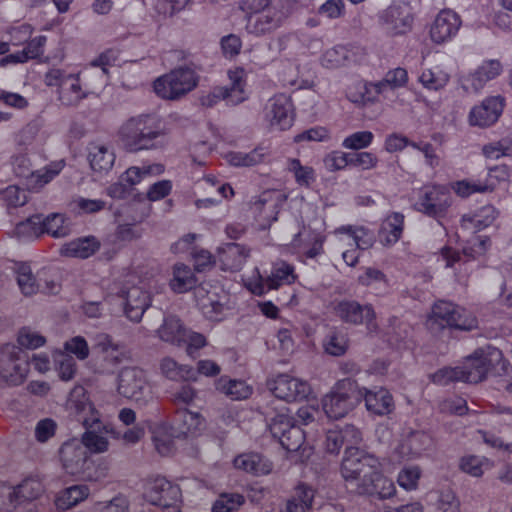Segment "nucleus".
<instances>
[{"label": "nucleus", "instance_id": "f257e3e1", "mask_svg": "<svg viewBox=\"0 0 512 512\" xmlns=\"http://www.w3.org/2000/svg\"><path fill=\"white\" fill-rule=\"evenodd\" d=\"M68 403L77 420L86 428L81 440L86 450L93 453L106 452L109 448V437H116L114 428L100 420L99 413L85 395L78 400L72 396Z\"/></svg>", "mask_w": 512, "mask_h": 512}, {"label": "nucleus", "instance_id": "f03ea898", "mask_svg": "<svg viewBox=\"0 0 512 512\" xmlns=\"http://www.w3.org/2000/svg\"><path fill=\"white\" fill-rule=\"evenodd\" d=\"M81 75L82 73H69L61 68H51L46 72L44 82L49 87L58 88V100L62 105L77 106L100 88L85 72L82 84Z\"/></svg>", "mask_w": 512, "mask_h": 512}, {"label": "nucleus", "instance_id": "7ed1b4c3", "mask_svg": "<svg viewBox=\"0 0 512 512\" xmlns=\"http://www.w3.org/2000/svg\"><path fill=\"white\" fill-rule=\"evenodd\" d=\"M119 138L129 152L149 150L163 134L160 119L152 114H141L126 120L119 129Z\"/></svg>", "mask_w": 512, "mask_h": 512}, {"label": "nucleus", "instance_id": "20e7f679", "mask_svg": "<svg viewBox=\"0 0 512 512\" xmlns=\"http://www.w3.org/2000/svg\"><path fill=\"white\" fill-rule=\"evenodd\" d=\"M149 284L132 272L123 275V278L114 283L112 292L123 299L124 312L131 321L139 322L151 304Z\"/></svg>", "mask_w": 512, "mask_h": 512}, {"label": "nucleus", "instance_id": "39448f33", "mask_svg": "<svg viewBox=\"0 0 512 512\" xmlns=\"http://www.w3.org/2000/svg\"><path fill=\"white\" fill-rule=\"evenodd\" d=\"M453 201L449 186L429 183L418 189L413 208L441 224L442 220L448 216Z\"/></svg>", "mask_w": 512, "mask_h": 512}, {"label": "nucleus", "instance_id": "423d86ee", "mask_svg": "<svg viewBox=\"0 0 512 512\" xmlns=\"http://www.w3.org/2000/svg\"><path fill=\"white\" fill-rule=\"evenodd\" d=\"M379 467L380 462L374 455L357 447L348 446L341 463V475L347 485L357 493L359 485L373 477Z\"/></svg>", "mask_w": 512, "mask_h": 512}, {"label": "nucleus", "instance_id": "0eeeda50", "mask_svg": "<svg viewBox=\"0 0 512 512\" xmlns=\"http://www.w3.org/2000/svg\"><path fill=\"white\" fill-rule=\"evenodd\" d=\"M360 402L359 386L356 381L346 378L339 380L331 392L322 399L323 410L331 419L346 416Z\"/></svg>", "mask_w": 512, "mask_h": 512}, {"label": "nucleus", "instance_id": "6e6552de", "mask_svg": "<svg viewBox=\"0 0 512 512\" xmlns=\"http://www.w3.org/2000/svg\"><path fill=\"white\" fill-rule=\"evenodd\" d=\"M198 84V75L187 66L177 67L158 77L153 88L155 93L167 100H176L192 91Z\"/></svg>", "mask_w": 512, "mask_h": 512}, {"label": "nucleus", "instance_id": "1a4fd4ad", "mask_svg": "<svg viewBox=\"0 0 512 512\" xmlns=\"http://www.w3.org/2000/svg\"><path fill=\"white\" fill-rule=\"evenodd\" d=\"M502 351L487 345L477 349L458 366L462 382L478 383L484 380L488 372L502 363Z\"/></svg>", "mask_w": 512, "mask_h": 512}, {"label": "nucleus", "instance_id": "9d476101", "mask_svg": "<svg viewBox=\"0 0 512 512\" xmlns=\"http://www.w3.org/2000/svg\"><path fill=\"white\" fill-rule=\"evenodd\" d=\"M297 279L294 266L279 260L272 264L271 272L267 276H262L258 269H255L253 275L246 281V287L254 295H264L270 290H276L284 285H290Z\"/></svg>", "mask_w": 512, "mask_h": 512}, {"label": "nucleus", "instance_id": "9b49d317", "mask_svg": "<svg viewBox=\"0 0 512 512\" xmlns=\"http://www.w3.org/2000/svg\"><path fill=\"white\" fill-rule=\"evenodd\" d=\"M117 392L140 404H146L153 398L152 385L147 373L139 367L121 369L117 378Z\"/></svg>", "mask_w": 512, "mask_h": 512}, {"label": "nucleus", "instance_id": "f8f14e48", "mask_svg": "<svg viewBox=\"0 0 512 512\" xmlns=\"http://www.w3.org/2000/svg\"><path fill=\"white\" fill-rule=\"evenodd\" d=\"M334 315L343 323L350 325H365L369 332H376L378 325L376 313L371 304H360L356 300L342 299L332 302Z\"/></svg>", "mask_w": 512, "mask_h": 512}, {"label": "nucleus", "instance_id": "ddd939ff", "mask_svg": "<svg viewBox=\"0 0 512 512\" xmlns=\"http://www.w3.org/2000/svg\"><path fill=\"white\" fill-rule=\"evenodd\" d=\"M429 321L442 328L448 326L460 330H472L478 324L472 313L447 301H439L433 306Z\"/></svg>", "mask_w": 512, "mask_h": 512}, {"label": "nucleus", "instance_id": "4468645a", "mask_svg": "<svg viewBox=\"0 0 512 512\" xmlns=\"http://www.w3.org/2000/svg\"><path fill=\"white\" fill-rule=\"evenodd\" d=\"M381 28L390 36L407 34L413 27L414 17L408 3L396 2L378 14Z\"/></svg>", "mask_w": 512, "mask_h": 512}, {"label": "nucleus", "instance_id": "2eb2a0df", "mask_svg": "<svg viewBox=\"0 0 512 512\" xmlns=\"http://www.w3.org/2000/svg\"><path fill=\"white\" fill-rule=\"evenodd\" d=\"M503 73L499 59H484L475 68L463 73L459 83L467 93H480L485 86Z\"/></svg>", "mask_w": 512, "mask_h": 512}, {"label": "nucleus", "instance_id": "dca6fc26", "mask_svg": "<svg viewBox=\"0 0 512 512\" xmlns=\"http://www.w3.org/2000/svg\"><path fill=\"white\" fill-rule=\"evenodd\" d=\"M143 497L152 505L161 508H175L181 499V490L178 485L165 477L156 476L145 480Z\"/></svg>", "mask_w": 512, "mask_h": 512}, {"label": "nucleus", "instance_id": "f3484780", "mask_svg": "<svg viewBox=\"0 0 512 512\" xmlns=\"http://www.w3.org/2000/svg\"><path fill=\"white\" fill-rule=\"evenodd\" d=\"M28 364L20 358V349L14 344H5L0 348V379L6 385H21L27 378Z\"/></svg>", "mask_w": 512, "mask_h": 512}, {"label": "nucleus", "instance_id": "a211bd4d", "mask_svg": "<svg viewBox=\"0 0 512 512\" xmlns=\"http://www.w3.org/2000/svg\"><path fill=\"white\" fill-rule=\"evenodd\" d=\"M197 306L211 321H221L227 310L228 295L219 287L201 285L194 291Z\"/></svg>", "mask_w": 512, "mask_h": 512}, {"label": "nucleus", "instance_id": "6ab92c4d", "mask_svg": "<svg viewBox=\"0 0 512 512\" xmlns=\"http://www.w3.org/2000/svg\"><path fill=\"white\" fill-rule=\"evenodd\" d=\"M264 119L271 131H284L294 122L293 104L289 97L278 94L266 104Z\"/></svg>", "mask_w": 512, "mask_h": 512}, {"label": "nucleus", "instance_id": "aec40b11", "mask_svg": "<svg viewBox=\"0 0 512 512\" xmlns=\"http://www.w3.org/2000/svg\"><path fill=\"white\" fill-rule=\"evenodd\" d=\"M432 446L433 440L429 434L410 430L402 434L393 453L398 461H409L421 458Z\"/></svg>", "mask_w": 512, "mask_h": 512}, {"label": "nucleus", "instance_id": "412c9836", "mask_svg": "<svg viewBox=\"0 0 512 512\" xmlns=\"http://www.w3.org/2000/svg\"><path fill=\"white\" fill-rule=\"evenodd\" d=\"M268 385L275 397L287 402L306 399L312 391L307 381L289 374L277 375Z\"/></svg>", "mask_w": 512, "mask_h": 512}, {"label": "nucleus", "instance_id": "4be33fe9", "mask_svg": "<svg viewBox=\"0 0 512 512\" xmlns=\"http://www.w3.org/2000/svg\"><path fill=\"white\" fill-rule=\"evenodd\" d=\"M505 106V98L500 95L486 97L479 105L474 106L468 115L471 126L489 127L501 116Z\"/></svg>", "mask_w": 512, "mask_h": 512}, {"label": "nucleus", "instance_id": "5701e85b", "mask_svg": "<svg viewBox=\"0 0 512 512\" xmlns=\"http://www.w3.org/2000/svg\"><path fill=\"white\" fill-rule=\"evenodd\" d=\"M13 271L17 286L21 294L26 297L33 296L39 292L54 293L56 291V284L54 282H46L45 286H43L39 274L35 275L27 263H16Z\"/></svg>", "mask_w": 512, "mask_h": 512}, {"label": "nucleus", "instance_id": "b1692460", "mask_svg": "<svg viewBox=\"0 0 512 512\" xmlns=\"http://www.w3.org/2000/svg\"><path fill=\"white\" fill-rule=\"evenodd\" d=\"M506 177V170L504 167L491 168L484 181L460 180L452 184L453 190L458 196L465 198L475 193L490 192L495 189L500 180Z\"/></svg>", "mask_w": 512, "mask_h": 512}, {"label": "nucleus", "instance_id": "393cba45", "mask_svg": "<svg viewBox=\"0 0 512 512\" xmlns=\"http://www.w3.org/2000/svg\"><path fill=\"white\" fill-rule=\"evenodd\" d=\"M461 27V19L450 9L441 10L430 27V38L436 44L452 40Z\"/></svg>", "mask_w": 512, "mask_h": 512}, {"label": "nucleus", "instance_id": "a878e982", "mask_svg": "<svg viewBox=\"0 0 512 512\" xmlns=\"http://www.w3.org/2000/svg\"><path fill=\"white\" fill-rule=\"evenodd\" d=\"M284 22L281 11L268 9L262 13L250 14L247 17L245 30L248 34L260 37L277 30Z\"/></svg>", "mask_w": 512, "mask_h": 512}, {"label": "nucleus", "instance_id": "bb28decb", "mask_svg": "<svg viewBox=\"0 0 512 512\" xmlns=\"http://www.w3.org/2000/svg\"><path fill=\"white\" fill-rule=\"evenodd\" d=\"M89 454L80 440L65 442L60 449V460L68 474L80 475L87 464Z\"/></svg>", "mask_w": 512, "mask_h": 512}, {"label": "nucleus", "instance_id": "cd10ccee", "mask_svg": "<svg viewBox=\"0 0 512 512\" xmlns=\"http://www.w3.org/2000/svg\"><path fill=\"white\" fill-rule=\"evenodd\" d=\"M249 256L250 250L238 243H226L218 248V257L223 270H241Z\"/></svg>", "mask_w": 512, "mask_h": 512}, {"label": "nucleus", "instance_id": "c85d7f7f", "mask_svg": "<svg viewBox=\"0 0 512 512\" xmlns=\"http://www.w3.org/2000/svg\"><path fill=\"white\" fill-rule=\"evenodd\" d=\"M360 401L364 399L367 410L376 415L389 414L393 408V398L388 390L379 388L377 390H368L367 388H360Z\"/></svg>", "mask_w": 512, "mask_h": 512}, {"label": "nucleus", "instance_id": "c756f323", "mask_svg": "<svg viewBox=\"0 0 512 512\" xmlns=\"http://www.w3.org/2000/svg\"><path fill=\"white\" fill-rule=\"evenodd\" d=\"M94 349L102 354V359L111 367H115L127 358L125 347L113 341L111 336L100 333L95 336Z\"/></svg>", "mask_w": 512, "mask_h": 512}, {"label": "nucleus", "instance_id": "7c9ffc66", "mask_svg": "<svg viewBox=\"0 0 512 512\" xmlns=\"http://www.w3.org/2000/svg\"><path fill=\"white\" fill-rule=\"evenodd\" d=\"M396 488L392 480L385 477L380 467L375 471L373 477L367 482L359 485V495L377 496L379 499H388L395 495Z\"/></svg>", "mask_w": 512, "mask_h": 512}, {"label": "nucleus", "instance_id": "2f4dec72", "mask_svg": "<svg viewBox=\"0 0 512 512\" xmlns=\"http://www.w3.org/2000/svg\"><path fill=\"white\" fill-rule=\"evenodd\" d=\"M236 469L254 476L267 475L272 471V463L261 454L249 452L236 456L233 460Z\"/></svg>", "mask_w": 512, "mask_h": 512}, {"label": "nucleus", "instance_id": "473e14b6", "mask_svg": "<svg viewBox=\"0 0 512 512\" xmlns=\"http://www.w3.org/2000/svg\"><path fill=\"white\" fill-rule=\"evenodd\" d=\"M115 158V152L110 145L91 143L88 147V161L94 172H108L112 169Z\"/></svg>", "mask_w": 512, "mask_h": 512}, {"label": "nucleus", "instance_id": "72a5a7b5", "mask_svg": "<svg viewBox=\"0 0 512 512\" xmlns=\"http://www.w3.org/2000/svg\"><path fill=\"white\" fill-rule=\"evenodd\" d=\"M335 234L343 244L360 250L370 248L375 240L374 234L364 227L342 226L335 230Z\"/></svg>", "mask_w": 512, "mask_h": 512}, {"label": "nucleus", "instance_id": "f704fd0d", "mask_svg": "<svg viewBox=\"0 0 512 512\" xmlns=\"http://www.w3.org/2000/svg\"><path fill=\"white\" fill-rule=\"evenodd\" d=\"M229 86H223L225 101L229 105H238L248 98L246 91V72L243 68L228 71Z\"/></svg>", "mask_w": 512, "mask_h": 512}, {"label": "nucleus", "instance_id": "c9c22d12", "mask_svg": "<svg viewBox=\"0 0 512 512\" xmlns=\"http://www.w3.org/2000/svg\"><path fill=\"white\" fill-rule=\"evenodd\" d=\"M404 229V215L400 212H391L382 221L379 238L387 247L393 246L399 241Z\"/></svg>", "mask_w": 512, "mask_h": 512}, {"label": "nucleus", "instance_id": "e433bc0d", "mask_svg": "<svg viewBox=\"0 0 512 512\" xmlns=\"http://www.w3.org/2000/svg\"><path fill=\"white\" fill-rule=\"evenodd\" d=\"M100 248V242L94 236H87L74 239L65 243L60 254L66 257L86 259L95 254Z\"/></svg>", "mask_w": 512, "mask_h": 512}, {"label": "nucleus", "instance_id": "4c0bfd02", "mask_svg": "<svg viewBox=\"0 0 512 512\" xmlns=\"http://www.w3.org/2000/svg\"><path fill=\"white\" fill-rule=\"evenodd\" d=\"M161 374L171 381H196V372L190 365L180 364L172 357H164L160 360Z\"/></svg>", "mask_w": 512, "mask_h": 512}, {"label": "nucleus", "instance_id": "58836bf2", "mask_svg": "<svg viewBox=\"0 0 512 512\" xmlns=\"http://www.w3.org/2000/svg\"><path fill=\"white\" fill-rule=\"evenodd\" d=\"M304 235V232H298L291 242V247L294 253L313 259L322 253L324 239L320 234H310L303 238Z\"/></svg>", "mask_w": 512, "mask_h": 512}, {"label": "nucleus", "instance_id": "ea45409f", "mask_svg": "<svg viewBox=\"0 0 512 512\" xmlns=\"http://www.w3.org/2000/svg\"><path fill=\"white\" fill-rule=\"evenodd\" d=\"M186 330L187 328L178 317L169 315L164 317L163 323L156 332L162 341L177 347H182Z\"/></svg>", "mask_w": 512, "mask_h": 512}, {"label": "nucleus", "instance_id": "a19ab883", "mask_svg": "<svg viewBox=\"0 0 512 512\" xmlns=\"http://www.w3.org/2000/svg\"><path fill=\"white\" fill-rule=\"evenodd\" d=\"M419 83L429 91H440L450 81V74L442 65L424 68L418 76Z\"/></svg>", "mask_w": 512, "mask_h": 512}, {"label": "nucleus", "instance_id": "79ce46f5", "mask_svg": "<svg viewBox=\"0 0 512 512\" xmlns=\"http://www.w3.org/2000/svg\"><path fill=\"white\" fill-rule=\"evenodd\" d=\"M179 432L185 437H196L205 429V419L198 412L186 408L177 411Z\"/></svg>", "mask_w": 512, "mask_h": 512}, {"label": "nucleus", "instance_id": "37998d69", "mask_svg": "<svg viewBox=\"0 0 512 512\" xmlns=\"http://www.w3.org/2000/svg\"><path fill=\"white\" fill-rule=\"evenodd\" d=\"M43 489V484L38 478L30 477L23 480L18 486L12 488L11 503L13 508L24 501L37 498L43 492Z\"/></svg>", "mask_w": 512, "mask_h": 512}, {"label": "nucleus", "instance_id": "c03bdc74", "mask_svg": "<svg viewBox=\"0 0 512 512\" xmlns=\"http://www.w3.org/2000/svg\"><path fill=\"white\" fill-rule=\"evenodd\" d=\"M197 279L191 268L183 263H176L172 268L170 288L176 293H185L196 285Z\"/></svg>", "mask_w": 512, "mask_h": 512}, {"label": "nucleus", "instance_id": "a18cd8bd", "mask_svg": "<svg viewBox=\"0 0 512 512\" xmlns=\"http://www.w3.org/2000/svg\"><path fill=\"white\" fill-rule=\"evenodd\" d=\"M164 171L165 167L160 163L143 165L142 167L132 166L121 175V180L131 188L134 185L139 184L145 178L149 176H159L163 174Z\"/></svg>", "mask_w": 512, "mask_h": 512}, {"label": "nucleus", "instance_id": "49530a36", "mask_svg": "<svg viewBox=\"0 0 512 512\" xmlns=\"http://www.w3.org/2000/svg\"><path fill=\"white\" fill-rule=\"evenodd\" d=\"M313 499L314 490L306 484H299L283 512H310Z\"/></svg>", "mask_w": 512, "mask_h": 512}, {"label": "nucleus", "instance_id": "de8ad7c7", "mask_svg": "<svg viewBox=\"0 0 512 512\" xmlns=\"http://www.w3.org/2000/svg\"><path fill=\"white\" fill-rule=\"evenodd\" d=\"M64 161H56L42 169L32 171L27 179V186L32 190H39L51 182L64 168Z\"/></svg>", "mask_w": 512, "mask_h": 512}, {"label": "nucleus", "instance_id": "09e8293b", "mask_svg": "<svg viewBox=\"0 0 512 512\" xmlns=\"http://www.w3.org/2000/svg\"><path fill=\"white\" fill-rule=\"evenodd\" d=\"M268 155V148L259 146L250 152H229L225 155L226 161L236 167H250L264 161Z\"/></svg>", "mask_w": 512, "mask_h": 512}, {"label": "nucleus", "instance_id": "8fccbe9b", "mask_svg": "<svg viewBox=\"0 0 512 512\" xmlns=\"http://www.w3.org/2000/svg\"><path fill=\"white\" fill-rule=\"evenodd\" d=\"M89 495L86 485H73L58 494L55 505L59 510H67L85 500Z\"/></svg>", "mask_w": 512, "mask_h": 512}, {"label": "nucleus", "instance_id": "3c124183", "mask_svg": "<svg viewBox=\"0 0 512 512\" xmlns=\"http://www.w3.org/2000/svg\"><path fill=\"white\" fill-rule=\"evenodd\" d=\"M216 389L232 400H242L248 398L252 389L244 381L232 380L227 377H220L216 381Z\"/></svg>", "mask_w": 512, "mask_h": 512}, {"label": "nucleus", "instance_id": "603ef678", "mask_svg": "<svg viewBox=\"0 0 512 512\" xmlns=\"http://www.w3.org/2000/svg\"><path fill=\"white\" fill-rule=\"evenodd\" d=\"M42 234L47 233L54 238H62L70 233L68 220L63 214L51 213L46 217L41 215Z\"/></svg>", "mask_w": 512, "mask_h": 512}, {"label": "nucleus", "instance_id": "864d4df0", "mask_svg": "<svg viewBox=\"0 0 512 512\" xmlns=\"http://www.w3.org/2000/svg\"><path fill=\"white\" fill-rule=\"evenodd\" d=\"M55 369L62 381H70L75 377L77 371L76 361L72 356L66 355L62 349L52 351Z\"/></svg>", "mask_w": 512, "mask_h": 512}, {"label": "nucleus", "instance_id": "5fc2aeb1", "mask_svg": "<svg viewBox=\"0 0 512 512\" xmlns=\"http://www.w3.org/2000/svg\"><path fill=\"white\" fill-rule=\"evenodd\" d=\"M152 440L156 451L162 456L171 455L175 450L174 440L166 424H159L153 429Z\"/></svg>", "mask_w": 512, "mask_h": 512}, {"label": "nucleus", "instance_id": "6e6d98bb", "mask_svg": "<svg viewBox=\"0 0 512 512\" xmlns=\"http://www.w3.org/2000/svg\"><path fill=\"white\" fill-rule=\"evenodd\" d=\"M482 154L489 160H498L501 157H511L512 135L504 137L499 141L485 144L482 147Z\"/></svg>", "mask_w": 512, "mask_h": 512}, {"label": "nucleus", "instance_id": "4d7b16f0", "mask_svg": "<svg viewBox=\"0 0 512 512\" xmlns=\"http://www.w3.org/2000/svg\"><path fill=\"white\" fill-rule=\"evenodd\" d=\"M287 169L293 174L299 186L309 187L316 180L314 169L310 166L302 165L299 159H289Z\"/></svg>", "mask_w": 512, "mask_h": 512}, {"label": "nucleus", "instance_id": "13d9d810", "mask_svg": "<svg viewBox=\"0 0 512 512\" xmlns=\"http://www.w3.org/2000/svg\"><path fill=\"white\" fill-rule=\"evenodd\" d=\"M432 495L435 496L434 505L439 512H460V501L453 490H438Z\"/></svg>", "mask_w": 512, "mask_h": 512}, {"label": "nucleus", "instance_id": "bf43d9fd", "mask_svg": "<svg viewBox=\"0 0 512 512\" xmlns=\"http://www.w3.org/2000/svg\"><path fill=\"white\" fill-rule=\"evenodd\" d=\"M349 52L342 45L334 46L327 49L320 58V63L324 68L337 69L345 64L348 60Z\"/></svg>", "mask_w": 512, "mask_h": 512}, {"label": "nucleus", "instance_id": "052dcab7", "mask_svg": "<svg viewBox=\"0 0 512 512\" xmlns=\"http://www.w3.org/2000/svg\"><path fill=\"white\" fill-rule=\"evenodd\" d=\"M491 467L490 461L481 456L467 455L461 458L460 469L473 477H480Z\"/></svg>", "mask_w": 512, "mask_h": 512}, {"label": "nucleus", "instance_id": "680f3d73", "mask_svg": "<svg viewBox=\"0 0 512 512\" xmlns=\"http://www.w3.org/2000/svg\"><path fill=\"white\" fill-rule=\"evenodd\" d=\"M109 471L110 466L108 462L104 460L90 462L88 460L80 475L84 480L100 482L108 477Z\"/></svg>", "mask_w": 512, "mask_h": 512}, {"label": "nucleus", "instance_id": "e2e57ef3", "mask_svg": "<svg viewBox=\"0 0 512 512\" xmlns=\"http://www.w3.org/2000/svg\"><path fill=\"white\" fill-rule=\"evenodd\" d=\"M280 196V193L266 192L261 196L257 205V209L260 210L261 214H264L263 218L267 219L269 224L277 220L276 215L278 213V199Z\"/></svg>", "mask_w": 512, "mask_h": 512}, {"label": "nucleus", "instance_id": "0e129e2a", "mask_svg": "<svg viewBox=\"0 0 512 512\" xmlns=\"http://www.w3.org/2000/svg\"><path fill=\"white\" fill-rule=\"evenodd\" d=\"M277 439L287 451H298L305 443L306 433L300 426L294 424L283 437H278Z\"/></svg>", "mask_w": 512, "mask_h": 512}, {"label": "nucleus", "instance_id": "69168bd1", "mask_svg": "<svg viewBox=\"0 0 512 512\" xmlns=\"http://www.w3.org/2000/svg\"><path fill=\"white\" fill-rule=\"evenodd\" d=\"M15 235L21 239H32L42 235L41 215H34L16 225Z\"/></svg>", "mask_w": 512, "mask_h": 512}, {"label": "nucleus", "instance_id": "338daca9", "mask_svg": "<svg viewBox=\"0 0 512 512\" xmlns=\"http://www.w3.org/2000/svg\"><path fill=\"white\" fill-rule=\"evenodd\" d=\"M62 351L66 355L75 356L80 361L86 360L90 354L89 345L82 336H74L65 341Z\"/></svg>", "mask_w": 512, "mask_h": 512}, {"label": "nucleus", "instance_id": "774afa93", "mask_svg": "<svg viewBox=\"0 0 512 512\" xmlns=\"http://www.w3.org/2000/svg\"><path fill=\"white\" fill-rule=\"evenodd\" d=\"M244 503L239 493H223L212 506V512H233Z\"/></svg>", "mask_w": 512, "mask_h": 512}]
</instances>
